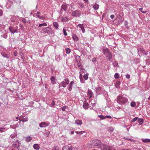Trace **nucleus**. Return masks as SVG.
<instances>
[{
	"instance_id": "obj_43",
	"label": "nucleus",
	"mask_w": 150,
	"mask_h": 150,
	"mask_svg": "<svg viewBox=\"0 0 150 150\" xmlns=\"http://www.w3.org/2000/svg\"><path fill=\"white\" fill-rule=\"evenodd\" d=\"M67 20V18L66 17H64L62 19V21H66Z\"/></svg>"
},
{
	"instance_id": "obj_57",
	"label": "nucleus",
	"mask_w": 150,
	"mask_h": 150,
	"mask_svg": "<svg viewBox=\"0 0 150 150\" xmlns=\"http://www.w3.org/2000/svg\"><path fill=\"white\" fill-rule=\"evenodd\" d=\"M96 61V58H94L92 60V61L93 62H95Z\"/></svg>"
},
{
	"instance_id": "obj_44",
	"label": "nucleus",
	"mask_w": 150,
	"mask_h": 150,
	"mask_svg": "<svg viewBox=\"0 0 150 150\" xmlns=\"http://www.w3.org/2000/svg\"><path fill=\"white\" fill-rule=\"evenodd\" d=\"M99 117L102 119H105L106 118V117H104L102 115H100L99 116Z\"/></svg>"
},
{
	"instance_id": "obj_10",
	"label": "nucleus",
	"mask_w": 150,
	"mask_h": 150,
	"mask_svg": "<svg viewBox=\"0 0 150 150\" xmlns=\"http://www.w3.org/2000/svg\"><path fill=\"white\" fill-rule=\"evenodd\" d=\"M72 149V148L71 146H66L63 147L62 150H71Z\"/></svg>"
},
{
	"instance_id": "obj_16",
	"label": "nucleus",
	"mask_w": 150,
	"mask_h": 150,
	"mask_svg": "<svg viewBox=\"0 0 150 150\" xmlns=\"http://www.w3.org/2000/svg\"><path fill=\"white\" fill-rule=\"evenodd\" d=\"M36 16L38 18L43 19L44 17L42 16L41 14L39 12H38L36 14Z\"/></svg>"
},
{
	"instance_id": "obj_3",
	"label": "nucleus",
	"mask_w": 150,
	"mask_h": 150,
	"mask_svg": "<svg viewBox=\"0 0 150 150\" xmlns=\"http://www.w3.org/2000/svg\"><path fill=\"white\" fill-rule=\"evenodd\" d=\"M100 148L102 150H113L112 147L108 146L106 145H101Z\"/></svg>"
},
{
	"instance_id": "obj_37",
	"label": "nucleus",
	"mask_w": 150,
	"mask_h": 150,
	"mask_svg": "<svg viewBox=\"0 0 150 150\" xmlns=\"http://www.w3.org/2000/svg\"><path fill=\"white\" fill-rule=\"evenodd\" d=\"M88 74H85L83 76V78L85 80H86L88 79Z\"/></svg>"
},
{
	"instance_id": "obj_63",
	"label": "nucleus",
	"mask_w": 150,
	"mask_h": 150,
	"mask_svg": "<svg viewBox=\"0 0 150 150\" xmlns=\"http://www.w3.org/2000/svg\"><path fill=\"white\" fill-rule=\"evenodd\" d=\"M125 139H126V140H129V139H127V138H126V139H125Z\"/></svg>"
},
{
	"instance_id": "obj_49",
	"label": "nucleus",
	"mask_w": 150,
	"mask_h": 150,
	"mask_svg": "<svg viewBox=\"0 0 150 150\" xmlns=\"http://www.w3.org/2000/svg\"><path fill=\"white\" fill-rule=\"evenodd\" d=\"M113 128L112 127H110L108 130L110 132H112L113 131Z\"/></svg>"
},
{
	"instance_id": "obj_1",
	"label": "nucleus",
	"mask_w": 150,
	"mask_h": 150,
	"mask_svg": "<svg viewBox=\"0 0 150 150\" xmlns=\"http://www.w3.org/2000/svg\"><path fill=\"white\" fill-rule=\"evenodd\" d=\"M100 141L98 139H94L92 140L89 143H88L87 144V146L89 148H93L95 146H100L102 144Z\"/></svg>"
},
{
	"instance_id": "obj_45",
	"label": "nucleus",
	"mask_w": 150,
	"mask_h": 150,
	"mask_svg": "<svg viewBox=\"0 0 150 150\" xmlns=\"http://www.w3.org/2000/svg\"><path fill=\"white\" fill-rule=\"evenodd\" d=\"M55 105V103L54 101H52V103L50 105V106L52 107Z\"/></svg>"
},
{
	"instance_id": "obj_58",
	"label": "nucleus",
	"mask_w": 150,
	"mask_h": 150,
	"mask_svg": "<svg viewBox=\"0 0 150 150\" xmlns=\"http://www.w3.org/2000/svg\"><path fill=\"white\" fill-rule=\"evenodd\" d=\"M71 134H73L74 133V132L73 131H72L71 132Z\"/></svg>"
},
{
	"instance_id": "obj_2",
	"label": "nucleus",
	"mask_w": 150,
	"mask_h": 150,
	"mask_svg": "<svg viewBox=\"0 0 150 150\" xmlns=\"http://www.w3.org/2000/svg\"><path fill=\"white\" fill-rule=\"evenodd\" d=\"M117 100L118 103L121 105L125 104L128 101V99L126 97L122 96H119Z\"/></svg>"
},
{
	"instance_id": "obj_35",
	"label": "nucleus",
	"mask_w": 150,
	"mask_h": 150,
	"mask_svg": "<svg viewBox=\"0 0 150 150\" xmlns=\"http://www.w3.org/2000/svg\"><path fill=\"white\" fill-rule=\"evenodd\" d=\"M119 76L120 75L119 74L116 73L115 74L114 77L115 79H118L119 77Z\"/></svg>"
},
{
	"instance_id": "obj_38",
	"label": "nucleus",
	"mask_w": 150,
	"mask_h": 150,
	"mask_svg": "<svg viewBox=\"0 0 150 150\" xmlns=\"http://www.w3.org/2000/svg\"><path fill=\"white\" fill-rule=\"evenodd\" d=\"M63 32L65 36H66L67 35V33L66 32V29L65 28H64L63 30Z\"/></svg>"
},
{
	"instance_id": "obj_8",
	"label": "nucleus",
	"mask_w": 150,
	"mask_h": 150,
	"mask_svg": "<svg viewBox=\"0 0 150 150\" xmlns=\"http://www.w3.org/2000/svg\"><path fill=\"white\" fill-rule=\"evenodd\" d=\"M87 95L88 96L89 99H90L91 98L93 95V93L91 90L88 91Z\"/></svg>"
},
{
	"instance_id": "obj_32",
	"label": "nucleus",
	"mask_w": 150,
	"mask_h": 150,
	"mask_svg": "<svg viewBox=\"0 0 150 150\" xmlns=\"http://www.w3.org/2000/svg\"><path fill=\"white\" fill-rule=\"evenodd\" d=\"M77 64L78 65V67L79 69L81 70H83V69L81 64L79 62L78 63V64Z\"/></svg>"
},
{
	"instance_id": "obj_52",
	"label": "nucleus",
	"mask_w": 150,
	"mask_h": 150,
	"mask_svg": "<svg viewBox=\"0 0 150 150\" xmlns=\"http://www.w3.org/2000/svg\"><path fill=\"white\" fill-rule=\"evenodd\" d=\"M66 108L65 106L63 107L62 108V110L63 111H64L65 110V108Z\"/></svg>"
},
{
	"instance_id": "obj_24",
	"label": "nucleus",
	"mask_w": 150,
	"mask_h": 150,
	"mask_svg": "<svg viewBox=\"0 0 150 150\" xmlns=\"http://www.w3.org/2000/svg\"><path fill=\"white\" fill-rule=\"evenodd\" d=\"M33 148L36 150H39L40 149V147L39 145L37 144H35L33 145Z\"/></svg>"
},
{
	"instance_id": "obj_47",
	"label": "nucleus",
	"mask_w": 150,
	"mask_h": 150,
	"mask_svg": "<svg viewBox=\"0 0 150 150\" xmlns=\"http://www.w3.org/2000/svg\"><path fill=\"white\" fill-rule=\"evenodd\" d=\"M4 128H0V132H2L5 131Z\"/></svg>"
},
{
	"instance_id": "obj_23",
	"label": "nucleus",
	"mask_w": 150,
	"mask_h": 150,
	"mask_svg": "<svg viewBox=\"0 0 150 150\" xmlns=\"http://www.w3.org/2000/svg\"><path fill=\"white\" fill-rule=\"evenodd\" d=\"M32 139V138L30 136H28L25 137V140L27 142H29Z\"/></svg>"
},
{
	"instance_id": "obj_19",
	"label": "nucleus",
	"mask_w": 150,
	"mask_h": 150,
	"mask_svg": "<svg viewBox=\"0 0 150 150\" xmlns=\"http://www.w3.org/2000/svg\"><path fill=\"white\" fill-rule=\"evenodd\" d=\"M75 123L78 125H81L82 124V121L79 120H76L75 121Z\"/></svg>"
},
{
	"instance_id": "obj_18",
	"label": "nucleus",
	"mask_w": 150,
	"mask_h": 150,
	"mask_svg": "<svg viewBox=\"0 0 150 150\" xmlns=\"http://www.w3.org/2000/svg\"><path fill=\"white\" fill-rule=\"evenodd\" d=\"M41 127H45L46 126H47V123L45 122H42L39 125Z\"/></svg>"
},
{
	"instance_id": "obj_55",
	"label": "nucleus",
	"mask_w": 150,
	"mask_h": 150,
	"mask_svg": "<svg viewBox=\"0 0 150 150\" xmlns=\"http://www.w3.org/2000/svg\"><path fill=\"white\" fill-rule=\"evenodd\" d=\"M17 53V51H15L14 52V54L16 56Z\"/></svg>"
},
{
	"instance_id": "obj_36",
	"label": "nucleus",
	"mask_w": 150,
	"mask_h": 150,
	"mask_svg": "<svg viewBox=\"0 0 150 150\" xmlns=\"http://www.w3.org/2000/svg\"><path fill=\"white\" fill-rule=\"evenodd\" d=\"M66 52L67 54H69L70 53L71 51L70 49L69 48H67L65 49Z\"/></svg>"
},
{
	"instance_id": "obj_48",
	"label": "nucleus",
	"mask_w": 150,
	"mask_h": 150,
	"mask_svg": "<svg viewBox=\"0 0 150 150\" xmlns=\"http://www.w3.org/2000/svg\"><path fill=\"white\" fill-rule=\"evenodd\" d=\"M22 22L24 23H28V21H26L25 19L23 18L22 20Z\"/></svg>"
},
{
	"instance_id": "obj_60",
	"label": "nucleus",
	"mask_w": 150,
	"mask_h": 150,
	"mask_svg": "<svg viewBox=\"0 0 150 150\" xmlns=\"http://www.w3.org/2000/svg\"><path fill=\"white\" fill-rule=\"evenodd\" d=\"M121 150H131L129 149H123Z\"/></svg>"
},
{
	"instance_id": "obj_51",
	"label": "nucleus",
	"mask_w": 150,
	"mask_h": 150,
	"mask_svg": "<svg viewBox=\"0 0 150 150\" xmlns=\"http://www.w3.org/2000/svg\"><path fill=\"white\" fill-rule=\"evenodd\" d=\"M105 117H106V118H108L109 119H111L112 118L111 117L110 115L106 116Z\"/></svg>"
},
{
	"instance_id": "obj_54",
	"label": "nucleus",
	"mask_w": 150,
	"mask_h": 150,
	"mask_svg": "<svg viewBox=\"0 0 150 150\" xmlns=\"http://www.w3.org/2000/svg\"><path fill=\"white\" fill-rule=\"evenodd\" d=\"M3 14V11H2L0 9V16H1Z\"/></svg>"
},
{
	"instance_id": "obj_27",
	"label": "nucleus",
	"mask_w": 150,
	"mask_h": 150,
	"mask_svg": "<svg viewBox=\"0 0 150 150\" xmlns=\"http://www.w3.org/2000/svg\"><path fill=\"white\" fill-rule=\"evenodd\" d=\"M93 8L95 10H97L99 8V5L96 4L93 6Z\"/></svg>"
},
{
	"instance_id": "obj_13",
	"label": "nucleus",
	"mask_w": 150,
	"mask_h": 150,
	"mask_svg": "<svg viewBox=\"0 0 150 150\" xmlns=\"http://www.w3.org/2000/svg\"><path fill=\"white\" fill-rule=\"evenodd\" d=\"M74 82L73 81H72L70 83H69V88H68V90L71 91L72 90V86L74 84Z\"/></svg>"
},
{
	"instance_id": "obj_14",
	"label": "nucleus",
	"mask_w": 150,
	"mask_h": 150,
	"mask_svg": "<svg viewBox=\"0 0 150 150\" xmlns=\"http://www.w3.org/2000/svg\"><path fill=\"white\" fill-rule=\"evenodd\" d=\"M89 105L88 103L85 102L83 104V108L85 109H88L89 107Z\"/></svg>"
},
{
	"instance_id": "obj_5",
	"label": "nucleus",
	"mask_w": 150,
	"mask_h": 150,
	"mask_svg": "<svg viewBox=\"0 0 150 150\" xmlns=\"http://www.w3.org/2000/svg\"><path fill=\"white\" fill-rule=\"evenodd\" d=\"M69 81L68 79H66L60 83V84L63 87H65L67 85H68Z\"/></svg>"
},
{
	"instance_id": "obj_53",
	"label": "nucleus",
	"mask_w": 150,
	"mask_h": 150,
	"mask_svg": "<svg viewBox=\"0 0 150 150\" xmlns=\"http://www.w3.org/2000/svg\"><path fill=\"white\" fill-rule=\"evenodd\" d=\"M110 18L112 19H113L115 18V16L114 15H111L110 16Z\"/></svg>"
},
{
	"instance_id": "obj_34",
	"label": "nucleus",
	"mask_w": 150,
	"mask_h": 150,
	"mask_svg": "<svg viewBox=\"0 0 150 150\" xmlns=\"http://www.w3.org/2000/svg\"><path fill=\"white\" fill-rule=\"evenodd\" d=\"M136 105V104L135 102H131L130 104V105L132 107H134Z\"/></svg>"
},
{
	"instance_id": "obj_6",
	"label": "nucleus",
	"mask_w": 150,
	"mask_h": 150,
	"mask_svg": "<svg viewBox=\"0 0 150 150\" xmlns=\"http://www.w3.org/2000/svg\"><path fill=\"white\" fill-rule=\"evenodd\" d=\"M81 12L79 11L76 10L72 13V15L73 16L76 17L79 16Z\"/></svg>"
},
{
	"instance_id": "obj_29",
	"label": "nucleus",
	"mask_w": 150,
	"mask_h": 150,
	"mask_svg": "<svg viewBox=\"0 0 150 150\" xmlns=\"http://www.w3.org/2000/svg\"><path fill=\"white\" fill-rule=\"evenodd\" d=\"M72 38L74 40H78V37L75 35H74L73 36Z\"/></svg>"
},
{
	"instance_id": "obj_11",
	"label": "nucleus",
	"mask_w": 150,
	"mask_h": 150,
	"mask_svg": "<svg viewBox=\"0 0 150 150\" xmlns=\"http://www.w3.org/2000/svg\"><path fill=\"white\" fill-rule=\"evenodd\" d=\"M9 30L12 33H14L17 32V30L16 29H14L13 28L9 27Z\"/></svg>"
},
{
	"instance_id": "obj_39",
	"label": "nucleus",
	"mask_w": 150,
	"mask_h": 150,
	"mask_svg": "<svg viewBox=\"0 0 150 150\" xmlns=\"http://www.w3.org/2000/svg\"><path fill=\"white\" fill-rule=\"evenodd\" d=\"M143 142H150V139H144L143 140Z\"/></svg>"
},
{
	"instance_id": "obj_40",
	"label": "nucleus",
	"mask_w": 150,
	"mask_h": 150,
	"mask_svg": "<svg viewBox=\"0 0 150 150\" xmlns=\"http://www.w3.org/2000/svg\"><path fill=\"white\" fill-rule=\"evenodd\" d=\"M75 132L77 134H81L83 133L84 132V131H81L80 132Z\"/></svg>"
},
{
	"instance_id": "obj_26",
	"label": "nucleus",
	"mask_w": 150,
	"mask_h": 150,
	"mask_svg": "<svg viewBox=\"0 0 150 150\" xmlns=\"http://www.w3.org/2000/svg\"><path fill=\"white\" fill-rule=\"evenodd\" d=\"M138 121L139 124L140 125H142L143 122V120L142 118L139 119Z\"/></svg>"
},
{
	"instance_id": "obj_50",
	"label": "nucleus",
	"mask_w": 150,
	"mask_h": 150,
	"mask_svg": "<svg viewBox=\"0 0 150 150\" xmlns=\"http://www.w3.org/2000/svg\"><path fill=\"white\" fill-rule=\"evenodd\" d=\"M126 77L127 79H129L130 78V76L129 75L127 74L126 75Z\"/></svg>"
},
{
	"instance_id": "obj_62",
	"label": "nucleus",
	"mask_w": 150,
	"mask_h": 150,
	"mask_svg": "<svg viewBox=\"0 0 150 150\" xmlns=\"http://www.w3.org/2000/svg\"><path fill=\"white\" fill-rule=\"evenodd\" d=\"M11 21L12 22H14V20H11Z\"/></svg>"
},
{
	"instance_id": "obj_12",
	"label": "nucleus",
	"mask_w": 150,
	"mask_h": 150,
	"mask_svg": "<svg viewBox=\"0 0 150 150\" xmlns=\"http://www.w3.org/2000/svg\"><path fill=\"white\" fill-rule=\"evenodd\" d=\"M139 51L145 54L146 55H147L148 54V53L142 47L140 48Z\"/></svg>"
},
{
	"instance_id": "obj_42",
	"label": "nucleus",
	"mask_w": 150,
	"mask_h": 150,
	"mask_svg": "<svg viewBox=\"0 0 150 150\" xmlns=\"http://www.w3.org/2000/svg\"><path fill=\"white\" fill-rule=\"evenodd\" d=\"M138 119V117H136L134 119H133L131 121L132 122H135L136 120H137Z\"/></svg>"
},
{
	"instance_id": "obj_20",
	"label": "nucleus",
	"mask_w": 150,
	"mask_h": 150,
	"mask_svg": "<svg viewBox=\"0 0 150 150\" xmlns=\"http://www.w3.org/2000/svg\"><path fill=\"white\" fill-rule=\"evenodd\" d=\"M67 8V5L65 4H63L62 6V9H63L65 11H66Z\"/></svg>"
},
{
	"instance_id": "obj_22",
	"label": "nucleus",
	"mask_w": 150,
	"mask_h": 150,
	"mask_svg": "<svg viewBox=\"0 0 150 150\" xmlns=\"http://www.w3.org/2000/svg\"><path fill=\"white\" fill-rule=\"evenodd\" d=\"M120 81H117L116 82V84H115V86L116 88H118L119 87L120 85Z\"/></svg>"
},
{
	"instance_id": "obj_56",
	"label": "nucleus",
	"mask_w": 150,
	"mask_h": 150,
	"mask_svg": "<svg viewBox=\"0 0 150 150\" xmlns=\"http://www.w3.org/2000/svg\"><path fill=\"white\" fill-rule=\"evenodd\" d=\"M47 134L46 135V136H47V137H48L49 136V134H50V132L49 131H48V132H47Z\"/></svg>"
},
{
	"instance_id": "obj_21",
	"label": "nucleus",
	"mask_w": 150,
	"mask_h": 150,
	"mask_svg": "<svg viewBox=\"0 0 150 150\" xmlns=\"http://www.w3.org/2000/svg\"><path fill=\"white\" fill-rule=\"evenodd\" d=\"M53 25L56 29L58 28L59 25L57 22H54L53 23Z\"/></svg>"
},
{
	"instance_id": "obj_41",
	"label": "nucleus",
	"mask_w": 150,
	"mask_h": 150,
	"mask_svg": "<svg viewBox=\"0 0 150 150\" xmlns=\"http://www.w3.org/2000/svg\"><path fill=\"white\" fill-rule=\"evenodd\" d=\"M19 120L20 121H23V122H26V121H28V118H23L21 120L20 119H19Z\"/></svg>"
},
{
	"instance_id": "obj_4",
	"label": "nucleus",
	"mask_w": 150,
	"mask_h": 150,
	"mask_svg": "<svg viewBox=\"0 0 150 150\" xmlns=\"http://www.w3.org/2000/svg\"><path fill=\"white\" fill-rule=\"evenodd\" d=\"M52 28L51 27H47L44 28L42 30L44 33L50 34L52 32Z\"/></svg>"
},
{
	"instance_id": "obj_59",
	"label": "nucleus",
	"mask_w": 150,
	"mask_h": 150,
	"mask_svg": "<svg viewBox=\"0 0 150 150\" xmlns=\"http://www.w3.org/2000/svg\"><path fill=\"white\" fill-rule=\"evenodd\" d=\"M85 2H87L88 1V0H83Z\"/></svg>"
},
{
	"instance_id": "obj_64",
	"label": "nucleus",
	"mask_w": 150,
	"mask_h": 150,
	"mask_svg": "<svg viewBox=\"0 0 150 150\" xmlns=\"http://www.w3.org/2000/svg\"><path fill=\"white\" fill-rule=\"evenodd\" d=\"M148 99L149 100H150V96L148 98Z\"/></svg>"
},
{
	"instance_id": "obj_46",
	"label": "nucleus",
	"mask_w": 150,
	"mask_h": 150,
	"mask_svg": "<svg viewBox=\"0 0 150 150\" xmlns=\"http://www.w3.org/2000/svg\"><path fill=\"white\" fill-rule=\"evenodd\" d=\"M139 10H140V11H141L142 13H145L146 12V11H142V10L143 9V8H139Z\"/></svg>"
},
{
	"instance_id": "obj_31",
	"label": "nucleus",
	"mask_w": 150,
	"mask_h": 150,
	"mask_svg": "<svg viewBox=\"0 0 150 150\" xmlns=\"http://www.w3.org/2000/svg\"><path fill=\"white\" fill-rule=\"evenodd\" d=\"M47 26V24L45 23H44L39 25V26L40 27H41L42 26Z\"/></svg>"
},
{
	"instance_id": "obj_61",
	"label": "nucleus",
	"mask_w": 150,
	"mask_h": 150,
	"mask_svg": "<svg viewBox=\"0 0 150 150\" xmlns=\"http://www.w3.org/2000/svg\"><path fill=\"white\" fill-rule=\"evenodd\" d=\"M129 140H130L131 141H134V140L133 139H129Z\"/></svg>"
},
{
	"instance_id": "obj_7",
	"label": "nucleus",
	"mask_w": 150,
	"mask_h": 150,
	"mask_svg": "<svg viewBox=\"0 0 150 150\" xmlns=\"http://www.w3.org/2000/svg\"><path fill=\"white\" fill-rule=\"evenodd\" d=\"M77 28L79 30L81 29V30L83 33H85V30L84 29L83 25V24H79L77 26Z\"/></svg>"
},
{
	"instance_id": "obj_9",
	"label": "nucleus",
	"mask_w": 150,
	"mask_h": 150,
	"mask_svg": "<svg viewBox=\"0 0 150 150\" xmlns=\"http://www.w3.org/2000/svg\"><path fill=\"white\" fill-rule=\"evenodd\" d=\"M50 80L52 84H54L56 83V79L54 76H52L50 78Z\"/></svg>"
},
{
	"instance_id": "obj_17",
	"label": "nucleus",
	"mask_w": 150,
	"mask_h": 150,
	"mask_svg": "<svg viewBox=\"0 0 150 150\" xmlns=\"http://www.w3.org/2000/svg\"><path fill=\"white\" fill-rule=\"evenodd\" d=\"M103 54H108L110 52L107 48L103 49Z\"/></svg>"
},
{
	"instance_id": "obj_15",
	"label": "nucleus",
	"mask_w": 150,
	"mask_h": 150,
	"mask_svg": "<svg viewBox=\"0 0 150 150\" xmlns=\"http://www.w3.org/2000/svg\"><path fill=\"white\" fill-rule=\"evenodd\" d=\"M106 57H108L109 60L111 59L112 57V53L110 52L108 54V55L106 56Z\"/></svg>"
},
{
	"instance_id": "obj_28",
	"label": "nucleus",
	"mask_w": 150,
	"mask_h": 150,
	"mask_svg": "<svg viewBox=\"0 0 150 150\" xmlns=\"http://www.w3.org/2000/svg\"><path fill=\"white\" fill-rule=\"evenodd\" d=\"M18 142H15L13 144V146L15 147H18L19 146V145L18 144H16V143Z\"/></svg>"
},
{
	"instance_id": "obj_33",
	"label": "nucleus",
	"mask_w": 150,
	"mask_h": 150,
	"mask_svg": "<svg viewBox=\"0 0 150 150\" xmlns=\"http://www.w3.org/2000/svg\"><path fill=\"white\" fill-rule=\"evenodd\" d=\"M125 6L127 7L128 8H131L132 9V7H133L132 5L131 4H126L125 5Z\"/></svg>"
},
{
	"instance_id": "obj_30",
	"label": "nucleus",
	"mask_w": 150,
	"mask_h": 150,
	"mask_svg": "<svg viewBox=\"0 0 150 150\" xmlns=\"http://www.w3.org/2000/svg\"><path fill=\"white\" fill-rule=\"evenodd\" d=\"M1 54L4 57H6L7 58H8V55L4 53V52H1Z\"/></svg>"
},
{
	"instance_id": "obj_25",
	"label": "nucleus",
	"mask_w": 150,
	"mask_h": 150,
	"mask_svg": "<svg viewBox=\"0 0 150 150\" xmlns=\"http://www.w3.org/2000/svg\"><path fill=\"white\" fill-rule=\"evenodd\" d=\"M76 60L77 64H78V63L80 62V56H77L76 57Z\"/></svg>"
}]
</instances>
